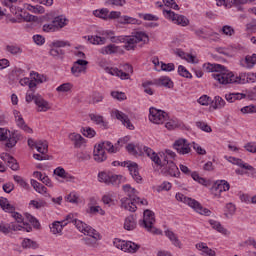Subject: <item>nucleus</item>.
Here are the masks:
<instances>
[{"label": "nucleus", "instance_id": "40", "mask_svg": "<svg viewBox=\"0 0 256 256\" xmlns=\"http://www.w3.org/2000/svg\"><path fill=\"white\" fill-rule=\"evenodd\" d=\"M19 139H21V135L17 133H13L12 137L8 139L6 143V147H8L9 149H12V147H15V145H17V141H19Z\"/></svg>", "mask_w": 256, "mask_h": 256}, {"label": "nucleus", "instance_id": "50", "mask_svg": "<svg viewBox=\"0 0 256 256\" xmlns=\"http://www.w3.org/2000/svg\"><path fill=\"white\" fill-rule=\"evenodd\" d=\"M6 51L8 53H11V55H21L23 53V50L18 46L8 45L6 47Z\"/></svg>", "mask_w": 256, "mask_h": 256}, {"label": "nucleus", "instance_id": "29", "mask_svg": "<svg viewBox=\"0 0 256 256\" xmlns=\"http://www.w3.org/2000/svg\"><path fill=\"white\" fill-rule=\"evenodd\" d=\"M73 225L80 231V233H83L84 235L88 234L90 229H93V227L88 226L83 221L80 220H73Z\"/></svg>", "mask_w": 256, "mask_h": 256}, {"label": "nucleus", "instance_id": "35", "mask_svg": "<svg viewBox=\"0 0 256 256\" xmlns=\"http://www.w3.org/2000/svg\"><path fill=\"white\" fill-rule=\"evenodd\" d=\"M53 23L56 29H63L67 25V18L63 15L57 16L54 18Z\"/></svg>", "mask_w": 256, "mask_h": 256}, {"label": "nucleus", "instance_id": "5", "mask_svg": "<svg viewBox=\"0 0 256 256\" xmlns=\"http://www.w3.org/2000/svg\"><path fill=\"white\" fill-rule=\"evenodd\" d=\"M155 224V213L149 209L144 211V217L142 223H140L141 227H144L145 230L149 231V233H153L154 235H161V231L155 228L153 225Z\"/></svg>", "mask_w": 256, "mask_h": 256}, {"label": "nucleus", "instance_id": "6", "mask_svg": "<svg viewBox=\"0 0 256 256\" xmlns=\"http://www.w3.org/2000/svg\"><path fill=\"white\" fill-rule=\"evenodd\" d=\"M149 113V121L155 125H163V123L169 119V114H167V112L155 107H151Z\"/></svg>", "mask_w": 256, "mask_h": 256}, {"label": "nucleus", "instance_id": "27", "mask_svg": "<svg viewBox=\"0 0 256 256\" xmlns=\"http://www.w3.org/2000/svg\"><path fill=\"white\" fill-rule=\"evenodd\" d=\"M154 84L158 87H166L167 89H173V81L169 77H160L154 80Z\"/></svg>", "mask_w": 256, "mask_h": 256}, {"label": "nucleus", "instance_id": "45", "mask_svg": "<svg viewBox=\"0 0 256 256\" xmlns=\"http://www.w3.org/2000/svg\"><path fill=\"white\" fill-rule=\"evenodd\" d=\"M126 149L130 155H134L137 157V155H141L143 152L139 149V147L135 146V144L130 143L126 146Z\"/></svg>", "mask_w": 256, "mask_h": 256}, {"label": "nucleus", "instance_id": "17", "mask_svg": "<svg viewBox=\"0 0 256 256\" xmlns=\"http://www.w3.org/2000/svg\"><path fill=\"white\" fill-rule=\"evenodd\" d=\"M114 115L118 121H121V123L124 125V127H127V129L133 130L135 127L131 123V120L129 119V116H127L125 113L116 110L114 112Z\"/></svg>", "mask_w": 256, "mask_h": 256}, {"label": "nucleus", "instance_id": "36", "mask_svg": "<svg viewBox=\"0 0 256 256\" xmlns=\"http://www.w3.org/2000/svg\"><path fill=\"white\" fill-rule=\"evenodd\" d=\"M31 185L37 193H40L42 195H43V193H47V187H45L43 184L39 183L37 180H31Z\"/></svg>", "mask_w": 256, "mask_h": 256}, {"label": "nucleus", "instance_id": "41", "mask_svg": "<svg viewBox=\"0 0 256 256\" xmlns=\"http://www.w3.org/2000/svg\"><path fill=\"white\" fill-rule=\"evenodd\" d=\"M93 15L95 17H99V19L107 20L108 19V15H109V9L102 8L100 10H94L93 11Z\"/></svg>", "mask_w": 256, "mask_h": 256}, {"label": "nucleus", "instance_id": "53", "mask_svg": "<svg viewBox=\"0 0 256 256\" xmlns=\"http://www.w3.org/2000/svg\"><path fill=\"white\" fill-rule=\"evenodd\" d=\"M196 127L201 129V131H204L205 133H211L213 131V129H211V126L201 121L196 122Z\"/></svg>", "mask_w": 256, "mask_h": 256}, {"label": "nucleus", "instance_id": "3", "mask_svg": "<svg viewBox=\"0 0 256 256\" xmlns=\"http://www.w3.org/2000/svg\"><path fill=\"white\" fill-rule=\"evenodd\" d=\"M122 43L126 51H135L137 43H149V36L145 32H135L131 36H123Z\"/></svg>", "mask_w": 256, "mask_h": 256}, {"label": "nucleus", "instance_id": "51", "mask_svg": "<svg viewBox=\"0 0 256 256\" xmlns=\"http://www.w3.org/2000/svg\"><path fill=\"white\" fill-rule=\"evenodd\" d=\"M225 107V100L220 96H215L213 109H223Z\"/></svg>", "mask_w": 256, "mask_h": 256}, {"label": "nucleus", "instance_id": "52", "mask_svg": "<svg viewBox=\"0 0 256 256\" xmlns=\"http://www.w3.org/2000/svg\"><path fill=\"white\" fill-rule=\"evenodd\" d=\"M25 219L33 225L35 229H39V220L29 213H25Z\"/></svg>", "mask_w": 256, "mask_h": 256}, {"label": "nucleus", "instance_id": "63", "mask_svg": "<svg viewBox=\"0 0 256 256\" xmlns=\"http://www.w3.org/2000/svg\"><path fill=\"white\" fill-rule=\"evenodd\" d=\"M101 101H103V94H101L99 92H94L92 94V103H93V105H95L96 103H101Z\"/></svg>", "mask_w": 256, "mask_h": 256}, {"label": "nucleus", "instance_id": "55", "mask_svg": "<svg viewBox=\"0 0 256 256\" xmlns=\"http://www.w3.org/2000/svg\"><path fill=\"white\" fill-rule=\"evenodd\" d=\"M54 175L61 177L62 179H69V174L65 171L64 168L58 167L54 170Z\"/></svg>", "mask_w": 256, "mask_h": 256}, {"label": "nucleus", "instance_id": "32", "mask_svg": "<svg viewBox=\"0 0 256 256\" xmlns=\"http://www.w3.org/2000/svg\"><path fill=\"white\" fill-rule=\"evenodd\" d=\"M246 97L247 95L243 93H230L225 95V99L228 103H235V101H241V99H245Z\"/></svg>", "mask_w": 256, "mask_h": 256}, {"label": "nucleus", "instance_id": "8", "mask_svg": "<svg viewBox=\"0 0 256 256\" xmlns=\"http://www.w3.org/2000/svg\"><path fill=\"white\" fill-rule=\"evenodd\" d=\"M163 13L164 15H166L168 19H171V21H173L176 25H181V27H187V25H189V19H187V17L183 15L175 14V12L168 9H164Z\"/></svg>", "mask_w": 256, "mask_h": 256}, {"label": "nucleus", "instance_id": "42", "mask_svg": "<svg viewBox=\"0 0 256 256\" xmlns=\"http://www.w3.org/2000/svg\"><path fill=\"white\" fill-rule=\"evenodd\" d=\"M50 231L53 235H59L63 231V224L59 221L53 222L52 226H50Z\"/></svg>", "mask_w": 256, "mask_h": 256}, {"label": "nucleus", "instance_id": "23", "mask_svg": "<svg viewBox=\"0 0 256 256\" xmlns=\"http://www.w3.org/2000/svg\"><path fill=\"white\" fill-rule=\"evenodd\" d=\"M141 246H139V244H136L134 242H122L121 244V251H124V252H127L128 253H137L138 249L140 248Z\"/></svg>", "mask_w": 256, "mask_h": 256}, {"label": "nucleus", "instance_id": "10", "mask_svg": "<svg viewBox=\"0 0 256 256\" xmlns=\"http://www.w3.org/2000/svg\"><path fill=\"white\" fill-rule=\"evenodd\" d=\"M87 65H89V61L78 59L71 67L72 75H74V77H80L81 73H87Z\"/></svg>", "mask_w": 256, "mask_h": 256}, {"label": "nucleus", "instance_id": "37", "mask_svg": "<svg viewBox=\"0 0 256 256\" xmlns=\"http://www.w3.org/2000/svg\"><path fill=\"white\" fill-rule=\"evenodd\" d=\"M98 145H102V149L108 151V153H117L119 151V147L114 146L111 142H102Z\"/></svg>", "mask_w": 256, "mask_h": 256}, {"label": "nucleus", "instance_id": "7", "mask_svg": "<svg viewBox=\"0 0 256 256\" xmlns=\"http://www.w3.org/2000/svg\"><path fill=\"white\" fill-rule=\"evenodd\" d=\"M98 179L101 183H105L106 185H113L114 187H119V185H121L123 176L101 172L98 174Z\"/></svg>", "mask_w": 256, "mask_h": 256}, {"label": "nucleus", "instance_id": "38", "mask_svg": "<svg viewBox=\"0 0 256 256\" xmlns=\"http://www.w3.org/2000/svg\"><path fill=\"white\" fill-rule=\"evenodd\" d=\"M88 41H90L92 45H105L107 43V39L101 36H88Z\"/></svg>", "mask_w": 256, "mask_h": 256}, {"label": "nucleus", "instance_id": "54", "mask_svg": "<svg viewBox=\"0 0 256 256\" xmlns=\"http://www.w3.org/2000/svg\"><path fill=\"white\" fill-rule=\"evenodd\" d=\"M178 73L181 77H186V79H191L193 77V75L189 73V70L182 65L178 67Z\"/></svg>", "mask_w": 256, "mask_h": 256}, {"label": "nucleus", "instance_id": "60", "mask_svg": "<svg viewBox=\"0 0 256 256\" xmlns=\"http://www.w3.org/2000/svg\"><path fill=\"white\" fill-rule=\"evenodd\" d=\"M77 159L80 163H83L85 161H90L91 160V155L86 152H81L77 154Z\"/></svg>", "mask_w": 256, "mask_h": 256}, {"label": "nucleus", "instance_id": "49", "mask_svg": "<svg viewBox=\"0 0 256 256\" xmlns=\"http://www.w3.org/2000/svg\"><path fill=\"white\" fill-rule=\"evenodd\" d=\"M23 249H37V242L31 239H24L22 242Z\"/></svg>", "mask_w": 256, "mask_h": 256}, {"label": "nucleus", "instance_id": "31", "mask_svg": "<svg viewBox=\"0 0 256 256\" xmlns=\"http://www.w3.org/2000/svg\"><path fill=\"white\" fill-rule=\"evenodd\" d=\"M10 227V231H26V233H31V231H33V227H31V225H29V223H25L23 222V226L22 225H15V224H9Z\"/></svg>", "mask_w": 256, "mask_h": 256}, {"label": "nucleus", "instance_id": "4", "mask_svg": "<svg viewBox=\"0 0 256 256\" xmlns=\"http://www.w3.org/2000/svg\"><path fill=\"white\" fill-rule=\"evenodd\" d=\"M176 199H177V201H181L182 203H185L186 205H188L189 207L194 209V211H196V213H199L200 215H205L206 217H209L211 215V210L204 208L201 205V203H199L197 200H195L193 198L187 197V196L183 195L182 193H177Z\"/></svg>", "mask_w": 256, "mask_h": 256}, {"label": "nucleus", "instance_id": "15", "mask_svg": "<svg viewBox=\"0 0 256 256\" xmlns=\"http://www.w3.org/2000/svg\"><path fill=\"white\" fill-rule=\"evenodd\" d=\"M108 19H118V23H121L122 25L135 23V19H133L132 17H129V16L121 17L120 11H111L110 13H108Z\"/></svg>", "mask_w": 256, "mask_h": 256}, {"label": "nucleus", "instance_id": "18", "mask_svg": "<svg viewBox=\"0 0 256 256\" xmlns=\"http://www.w3.org/2000/svg\"><path fill=\"white\" fill-rule=\"evenodd\" d=\"M68 139H70L75 147V149H81V147H83L84 143H85V138H83V136H81V134L79 133H70L68 135Z\"/></svg>", "mask_w": 256, "mask_h": 256}, {"label": "nucleus", "instance_id": "62", "mask_svg": "<svg viewBox=\"0 0 256 256\" xmlns=\"http://www.w3.org/2000/svg\"><path fill=\"white\" fill-rule=\"evenodd\" d=\"M7 165L12 171H19V163H17V160L13 157L9 159Z\"/></svg>", "mask_w": 256, "mask_h": 256}, {"label": "nucleus", "instance_id": "24", "mask_svg": "<svg viewBox=\"0 0 256 256\" xmlns=\"http://www.w3.org/2000/svg\"><path fill=\"white\" fill-rule=\"evenodd\" d=\"M137 228V219L135 215L128 216L124 221V229L126 231H133Z\"/></svg>", "mask_w": 256, "mask_h": 256}, {"label": "nucleus", "instance_id": "57", "mask_svg": "<svg viewBox=\"0 0 256 256\" xmlns=\"http://www.w3.org/2000/svg\"><path fill=\"white\" fill-rule=\"evenodd\" d=\"M226 209L228 212L225 213V216L228 219H231V217H233V215H235V211H236L235 205H233L232 203H229L226 205Z\"/></svg>", "mask_w": 256, "mask_h": 256}, {"label": "nucleus", "instance_id": "44", "mask_svg": "<svg viewBox=\"0 0 256 256\" xmlns=\"http://www.w3.org/2000/svg\"><path fill=\"white\" fill-rule=\"evenodd\" d=\"M36 149H37L38 153L45 155V153H47V151H49V145H47V142H43L40 140L36 143Z\"/></svg>", "mask_w": 256, "mask_h": 256}, {"label": "nucleus", "instance_id": "26", "mask_svg": "<svg viewBox=\"0 0 256 256\" xmlns=\"http://www.w3.org/2000/svg\"><path fill=\"white\" fill-rule=\"evenodd\" d=\"M213 189H215L218 193H223V191H229L231 186L229 185V182L225 180H218L214 183Z\"/></svg>", "mask_w": 256, "mask_h": 256}, {"label": "nucleus", "instance_id": "21", "mask_svg": "<svg viewBox=\"0 0 256 256\" xmlns=\"http://www.w3.org/2000/svg\"><path fill=\"white\" fill-rule=\"evenodd\" d=\"M164 235L169 239V241H171L174 247H178L179 249L183 247V244L181 243L179 237H177V234H175V232L171 230H166L164 231Z\"/></svg>", "mask_w": 256, "mask_h": 256}, {"label": "nucleus", "instance_id": "33", "mask_svg": "<svg viewBox=\"0 0 256 256\" xmlns=\"http://www.w3.org/2000/svg\"><path fill=\"white\" fill-rule=\"evenodd\" d=\"M256 65V54L252 56H246L245 60L241 62L242 67H246L247 69H251Z\"/></svg>", "mask_w": 256, "mask_h": 256}, {"label": "nucleus", "instance_id": "11", "mask_svg": "<svg viewBox=\"0 0 256 256\" xmlns=\"http://www.w3.org/2000/svg\"><path fill=\"white\" fill-rule=\"evenodd\" d=\"M85 235L87 236L84 238L86 245H89V247H99V241H101V234H99L97 230L92 228Z\"/></svg>", "mask_w": 256, "mask_h": 256}, {"label": "nucleus", "instance_id": "2", "mask_svg": "<svg viewBox=\"0 0 256 256\" xmlns=\"http://www.w3.org/2000/svg\"><path fill=\"white\" fill-rule=\"evenodd\" d=\"M123 191L127 193V197L121 199V207L126 211H130L131 213H135L137 211V203L139 201V197H137V190L132 188L131 185L126 184L123 186Z\"/></svg>", "mask_w": 256, "mask_h": 256}, {"label": "nucleus", "instance_id": "9", "mask_svg": "<svg viewBox=\"0 0 256 256\" xmlns=\"http://www.w3.org/2000/svg\"><path fill=\"white\" fill-rule=\"evenodd\" d=\"M228 79H233V81L228 82V84L240 83L241 85H245V83H256V73H243L240 74V76H235V74L232 73V77H229Z\"/></svg>", "mask_w": 256, "mask_h": 256}, {"label": "nucleus", "instance_id": "56", "mask_svg": "<svg viewBox=\"0 0 256 256\" xmlns=\"http://www.w3.org/2000/svg\"><path fill=\"white\" fill-rule=\"evenodd\" d=\"M190 175L194 181H197L200 185L207 187V180H205V178H201L197 172H192Z\"/></svg>", "mask_w": 256, "mask_h": 256}, {"label": "nucleus", "instance_id": "59", "mask_svg": "<svg viewBox=\"0 0 256 256\" xmlns=\"http://www.w3.org/2000/svg\"><path fill=\"white\" fill-rule=\"evenodd\" d=\"M56 91H58V93H68V91H71V83L61 84L56 88Z\"/></svg>", "mask_w": 256, "mask_h": 256}, {"label": "nucleus", "instance_id": "48", "mask_svg": "<svg viewBox=\"0 0 256 256\" xmlns=\"http://www.w3.org/2000/svg\"><path fill=\"white\" fill-rule=\"evenodd\" d=\"M50 47H54L56 49H61L62 47H71V44L67 41L56 40L50 44Z\"/></svg>", "mask_w": 256, "mask_h": 256}, {"label": "nucleus", "instance_id": "47", "mask_svg": "<svg viewBox=\"0 0 256 256\" xmlns=\"http://www.w3.org/2000/svg\"><path fill=\"white\" fill-rule=\"evenodd\" d=\"M81 133L84 135V137H88L89 139H93V137L97 135V132H95L91 127H83L81 129Z\"/></svg>", "mask_w": 256, "mask_h": 256}, {"label": "nucleus", "instance_id": "20", "mask_svg": "<svg viewBox=\"0 0 256 256\" xmlns=\"http://www.w3.org/2000/svg\"><path fill=\"white\" fill-rule=\"evenodd\" d=\"M14 115H15L17 127L22 129V131H25V133H33V129H31L29 126H27V124H25V120L19 114V112L15 111Z\"/></svg>", "mask_w": 256, "mask_h": 256}, {"label": "nucleus", "instance_id": "39", "mask_svg": "<svg viewBox=\"0 0 256 256\" xmlns=\"http://www.w3.org/2000/svg\"><path fill=\"white\" fill-rule=\"evenodd\" d=\"M49 55H51V57H54V59H63V55H65V52L61 48L51 47Z\"/></svg>", "mask_w": 256, "mask_h": 256}, {"label": "nucleus", "instance_id": "22", "mask_svg": "<svg viewBox=\"0 0 256 256\" xmlns=\"http://www.w3.org/2000/svg\"><path fill=\"white\" fill-rule=\"evenodd\" d=\"M165 163L166 169L170 177H179L181 175L179 168L177 167L176 164H174L173 161L166 160Z\"/></svg>", "mask_w": 256, "mask_h": 256}, {"label": "nucleus", "instance_id": "46", "mask_svg": "<svg viewBox=\"0 0 256 256\" xmlns=\"http://www.w3.org/2000/svg\"><path fill=\"white\" fill-rule=\"evenodd\" d=\"M151 161H153V163H155L156 165H159L160 167H165L166 165V161H167V157L164 158L163 161H161V158H159V155L157 153L154 152V154L152 156H150Z\"/></svg>", "mask_w": 256, "mask_h": 256}, {"label": "nucleus", "instance_id": "1", "mask_svg": "<svg viewBox=\"0 0 256 256\" xmlns=\"http://www.w3.org/2000/svg\"><path fill=\"white\" fill-rule=\"evenodd\" d=\"M203 67L208 73H212V79L220 85H229V82L233 81V79H229V77H233V72H229L223 65L208 63L204 64Z\"/></svg>", "mask_w": 256, "mask_h": 256}, {"label": "nucleus", "instance_id": "43", "mask_svg": "<svg viewBox=\"0 0 256 256\" xmlns=\"http://www.w3.org/2000/svg\"><path fill=\"white\" fill-rule=\"evenodd\" d=\"M17 19H18V23H21V19H23V21H26L27 23L37 21V17H35L29 13H24V15L18 14Z\"/></svg>", "mask_w": 256, "mask_h": 256}, {"label": "nucleus", "instance_id": "58", "mask_svg": "<svg viewBox=\"0 0 256 256\" xmlns=\"http://www.w3.org/2000/svg\"><path fill=\"white\" fill-rule=\"evenodd\" d=\"M111 97H113V99H117V101H125V99H127L125 93L119 91H112Z\"/></svg>", "mask_w": 256, "mask_h": 256}, {"label": "nucleus", "instance_id": "34", "mask_svg": "<svg viewBox=\"0 0 256 256\" xmlns=\"http://www.w3.org/2000/svg\"><path fill=\"white\" fill-rule=\"evenodd\" d=\"M108 73L120 77V79H129V73L123 72V70H119V68H110Z\"/></svg>", "mask_w": 256, "mask_h": 256}, {"label": "nucleus", "instance_id": "28", "mask_svg": "<svg viewBox=\"0 0 256 256\" xmlns=\"http://www.w3.org/2000/svg\"><path fill=\"white\" fill-rule=\"evenodd\" d=\"M212 229H215V231H217L218 233H221L222 235H231V232H229V230H227L225 227H223V225H221V222L219 221H215V220H210L209 221Z\"/></svg>", "mask_w": 256, "mask_h": 256}, {"label": "nucleus", "instance_id": "61", "mask_svg": "<svg viewBox=\"0 0 256 256\" xmlns=\"http://www.w3.org/2000/svg\"><path fill=\"white\" fill-rule=\"evenodd\" d=\"M222 33L228 37H232V35H235V29L229 25H225L222 27Z\"/></svg>", "mask_w": 256, "mask_h": 256}, {"label": "nucleus", "instance_id": "14", "mask_svg": "<svg viewBox=\"0 0 256 256\" xmlns=\"http://www.w3.org/2000/svg\"><path fill=\"white\" fill-rule=\"evenodd\" d=\"M174 149L177 150V153L180 155H187L191 153V147L189 146V143H187V140L185 139H178L174 142Z\"/></svg>", "mask_w": 256, "mask_h": 256}, {"label": "nucleus", "instance_id": "64", "mask_svg": "<svg viewBox=\"0 0 256 256\" xmlns=\"http://www.w3.org/2000/svg\"><path fill=\"white\" fill-rule=\"evenodd\" d=\"M241 113L248 114V113H256V106L255 105H249L241 108Z\"/></svg>", "mask_w": 256, "mask_h": 256}, {"label": "nucleus", "instance_id": "30", "mask_svg": "<svg viewBox=\"0 0 256 256\" xmlns=\"http://www.w3.org/2000/svg\"><path fill=\"white\" fill-rule=\"evenodd\" d=\"M119 51V46H116L115 44H109L99 50V53L101 55H113Z\"/></svg>", "mask_w": 256, "mask_h": 256}, {"label": "nucleus", "instance_id": "16", "mask_svg": "<svg viewBox=\"0 0 256 256\" xmlns=\"http://www.w3.org/2000/svg\"><path fill=\"white\" fill-rule=\"evenodd\" d=\"M93 155L94 161H96V163H103V161H107V154L103 149V144H98L95 146Z\"/></svg>", "mask_w": 256, "mask_h": 256}, {"label": "nucleus", "instance_id": "13", "mask_svg": "<svg viewBox=\"0 0 256 256\" xmlns=\"http://www.w3.org/2000/svg\"><path fill=\"white\" fill-rule=\"evenodd\" d=\"M225 159H227L229 163H233V165H237L238 167H241V169H246L247 171H253L252 177L256 178V169H254L253 166L243 162V160L239 158L225 156Z\"/></svg>", "mask_w": 256, "mask_h": 256}, {"label": "nucleus", "instance_id": "12", "mask_svg": "<svg viewBox=\"0 0 256 256\" xmlns=\"http://www.w3.org/2000/svg\"><path fill=\"white\" fill-rule=\"evenodd\" d=\"M35 105L38 113H47V111H50L51 109L49 101L43 99V96L39 94H37V97L35 98Z\"/></svg>", "mask_w": 256, "mask_h": 256}, {"label": "nucleus", "instance_id": "25", "mask_svg": "<svg viewBox=\"0 0 256 256\" xmlns=\"http://www.w3.org/2000/svg\"><path fill=\"white\" fill-rule=\"evenodd\" d=\"M89 117L96 125H101L103 129H109V122L105 121L102 115L89 114Z\"/></svg>", "mask_w": 256, "mask_h": 256}, {"label": "nucleus", "instance_id": "19", "mask_svg": "<svg viewBox=\"0 0 256 256\" xmlns=\"http://www.w3.org/2000/svg\"><path fill=\"white\" fill-rule=\"evenodd\" d=\"M128 170L130 171V175L136 181V183H141L143 178L139 175V166L135 162H130L127 166Z\"/></svg>", "mask_w": 256, "mask_h": 256}]
</instances>
